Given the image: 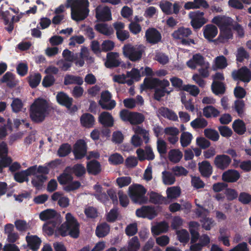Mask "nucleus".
Wrapping results in <instances>:
<instances>
[{"label":"nucleus","mask_w":251,"mask_h":251,"mask_svg":"<svg viewBox=\"0 0 251 251\" xmlns=\"http://www.w3.org/2000/svg\"><path fill=\"white\" fill-rule=\"evenodd\" d=\"M212 22L220 28V34L217 39L220 43H225L232 38V28L237 31L239 36L242 37L244 35L243 28L238 24L234 25L233 20L229 17L216 16L213 19Z\"/></svg>","instance_id":"obj_1"},{"label":"nucleus","mask_w":251,"mask_h":251,"mask_svg":"<svg viewBox=\"0 0 251 251\" xmlns=\"http://www.w3.org/2000/svg\"><path fill=\"white\" fill-rule=\"evenodd\" d=\"M89 5L88 0H67L66 6L71 9L72 18L79 21L84 20L88 16Z\"/></svg>","instance_id":"obj_2"},{"label":"nucleus","mask_w":251,"mask_h":251,"mask_svg":"<svg viewBox=\"0 0 251 251\" xmlns=\"http://www.w3.org/2000/svg\"><path fill=\"white\" fill-rule=\"evenodd\" d=\"M49 102L41 98L35 99L30 106V117L32 121L39 123L42 122L48 114Z\"/></svg>","instance_id":"obj_3"},{"label":"nucleus","mask_w":251,"mask_h":251,"mask_svg":"<svg viewBox=\"0 0 251 251\" xmlns=\"http://www.w3.org/2000/svg\"><path fill=\"white\" fill-rule=\"evenodd\" d=\"M66 222L59 228V233L63 236L68 234L73 238H77L79 234V224L70 213H67L65 216Z\"/></svg>","instance_id":"obj_4"},{"label":"nucleus","mask_w":251,"mask_h":251,"mask_svg":"<svg viewBox=\"0 0 251 251\" xmlns=\"http://www.w3.org/2000/svg\"><path fill=\"white\" fill-rule=\"evenodd\" d=\"M40 218L42 221H47L50 223H52V227L44 225L43 229L46 230L47 228L49 229V233L51 234L54 230V228L56 226V222L60 221L59 215L54 210L49 209L44 210L40 214Z\"/></svg>","instance_id":"obj_5"},{"label":"nucleus","mask_w":251,"mask_h":251,"mask_svg":"<svg viewBox=\"0 0 251 251\" xmlns=\"http://www.w3.org/2000/svg\"><path fill=\"white\" fill-rule=\"evenodd\" d=\"M123 53L125 56L131 61H136L140 60L144 51V47L141 45L132 46L127 44L124 46Z\"/></svg>","instance_id":"obj_6"},{"label":"nucleus","mask_w":251,"mask_h":251,"mask_svg":"<svg viewBox=\"0 0 251 251\" xmlns=\"http://www.w3.org/2000/svg\"><path fill=\"white\" fill-rule=\"evenodd\" d=\"M146 191L144 186L138 184L131 185L128 188V195L132 201L136 203H142L145 201Z\"/></svg>","instance_id":"obj_7"},{"label":"nucleus","mask_w":251,"mask_h":251,"mask_svg":"<svg viewBox=\"0 0 251 251\" xmlns=\"http://www.w3.org/2000/svg\"><path fill=\"white\" fill-rule=\"evenodd\" d=\"M120 117L124 121L129 122L131 124H139L144 120V117L142 114L131 112L127 110L121 111Z\"/></svg>","instance_id":"obj_8"},{"label":"nucleus","mask_w":251,"mask_h":251,"mask_svg":"<svg viewBox=\"0 0 251 251\" xmlns=\"http://www.w3.org/2000/svg\"><path fill=\"white\" fill-rule=\"evenodd\" d=\"M203 12L200 11H193L189 13V16L191 20V24L194 28H200L207 22V20L203 17Z\"/></svg>","instance_id":"obj_9"},{"label":"nucleus","mask_w":251,"mask_h":251,"mask_svg":"<svg viewBox=\"0 0 251 251\" xmlns=\"http://www.w3.org/2000/svg\"><path fill=\"white\" fill-rule=\"evenodd\" d=\"M87 150V145L85 141L83 140H79L74 145L73 152L75 158L79 159L85 156Z\"/></svg>","instance_id":"obj_10"},{"label":"nucleus","mask_w":251,"mask_h":251,"mask_svg":"<svg viewBox=\"0 0 251 251\" xmlns=\"http://www.w3.org/2000/svg\"><path fill=\"white\" fill-rule=\"evenodd\" d=\"M111 94L108 91H106L101 93L99 103L103 109L111 110L115 106V101L111 100Z\"/></svg>","instance_id":"obj_11"},{"label":"nucleus","mask_w":251,"mask_h":251,"mask_svg":"<svg viewBox=\"0 0 251 251\" xmlns=\"http://www.w3.org/2000/svg\"><path fill=\"white\" fill-rule=\"evenodd\" d=\"M8 149L4 143L0 144V172L3 167L8 166L12 162L11 158L7 156Z\"/></svg>","instance_id":"obj_12"},{"label":"nucleus","mask_w":251,"mask_h":251,"mask_svg":"<svg viewBox=\"0 0 251 251\" xmlns=\"http://www.w3.org/2000/svg\"><path fill=\"white\" fill-rule=\"evenodd\" d=\"M96 17L98 21H107L112 19L109 8L102 5H100L96 8Z\"/></svg>","instance_id":"obj_13"},{"label":"nucleus","mask_w":251,"mask_h":251,"mask_svg":"<svg viewBox=\"0 0 251 251\" xmlns=\"http://www.w3.org/2000/svg\"><path fill=\"white\" fill-rule=\"evenodd\" d=\"M234 79H239L244 82H249L251 80V72L247 67H242L238 71H234L232 74Z\"/></svg>","instance_id":"obj_14"},{"label":"nucleus","mask_w":251,"mask_h":251,"mask_svg":"<svg viewBox=\"0 0 251 251\" xmlns=\"http://www.w3.org/2000/svg\"><path fill=\"white\" fill-rule=\"evenodd\" d=\"M137 216L141 218H147L149 219H152L156 215L157 213L154 209L151 206H145L136 210Z\"/></svg>","instance_id":"obj_15"},{"label":"nucleus","mask_w":251,"mask_h":251,"mask_svg":"<svg viewBox=\"0 0 251 251\" xmlns=\"http://www.w3.org/2000/svg\"><path fill=\"white\" fill-rule=\"evenodd\" d=\"M35 171V167H30L25 170L15 173L14 178L16 181L20 183L28 181L29 180L28 176L32 175Z\"/></svg>","instance_id":"obj_16"},{"label":"nucleus","mask_w":251,"mask_h":251,"mask_svg":"<svg viewBox=\"0 0 251 251\" xmlns=\"http://www.w3.org/2000/svg\"><path fill=\"white\" fill-rule=\"evenodd\" d=\"M187 65L191 69H196L197 66H201L202 64L207 66V62L205 61L203 57L199 53H196L193 55L192 58L188 60Z\"/></svg>","instance_id":"obj_17"},{"label":"nucleus","mask_w":251,"mask_h":251,"mask_svg":"<svg viewBox=\"0 0 251 251\" xmlns=\"http://www.w3.org/2000/svg\"><path fill=\"white\" fill-rule=\"evenodd\" d=\"M136 153L140 161H143L146 159L152 160L154 158L153 151L150 146L146 147L145 150L142 149H137Z\"/></svg>","instance_id":"obj_18"},{"label":"nucleus","mask_w":251,"mask_h":251,"mask_svg":"<svg viewBox=\"0 0 251 251\" xmlns=\"http://www.w3.org/2000/svg\"><path fill=\"white\" fill-rule=\"evenodd\" d=\"M192 32L188 28L180 27L175 31L173 34V37L177 40H180L182 44H186L188 42L185 38L191 35Z\"/></svg>","instance_id":"obj_19"},{"label":"nucleus","mask_w":251,"mask_h":251,"mask_svg":"<svg viewBox=\"0 0 251 251\" xmlns=\"http://www.w3.org/2000/svg\"><path fill=\"white\" fill-rule=\"evenodd\" d=\"M231 162V159L225 154L218 155L214 159L215 166L222 170L226 168Z\"/></svg>","instance_id":"obj_20"},{"label":"nucleus","mask_w":251,"mask_h":251,"mask_svg":"<svg viewBox=\"0 0 251 251\" xmlns=\"http://www.w3.org/2000/svg\"><path fill=\"white\" fill-rule=\"evenodd\" d=\"M164 132L167 136V138L169 142L172 144L176 143L178 138L177 135L179 133V130L175 127L170 126L165 128Z\"/></svg>","instance_id":"obj_21"},{"label":"nucleus","mask_w":251,"mask_h":251,"mask_svg":"<svg viewBox=\"0 0 251 251\" xmlns=\"http://www.w3.org/2000/svg\"><path fill=\"white\" fill-rule=\"evenodd\" d=\"M218 32V28L213 25H207L203 28L204 37L207 40L211 41L216 36Z\"/></svg>","instance_id":"obj_22"},{"label":"nucleus","mask_w":251,"mask_h":251,"mask_svg":"<svg viewBox=\"0 0 251 251\" xmlns=\"http://www.w3.org/2000/svg\"><path fill=\"white\" fill-rule=\"evenodd\" d=\"M120 64L119 54L116 52H111L107 54V60L105 65L107 68L118 66Z\"/></svg>","instance_id":"obj_23"},{"label":"nucleus","mask_w":251,"mask_h":251,"mask_svg":"<svg viewBox=\"0 0 251 251\" xmlns=\"http://www.w3.org/2000/svg\"><path fill=\"white\" fill-rule=\"evenodd\" d=\"M26 240L28 246L33 251H37L41 245V240L36 235H29L28 233L26 237Z\"/></svg>","instance_id":"obj_24"},{"label":"nucleus","mask_w":251,"mask_h":251,"mask_svg":"<svg viewBox=\"0 0 251 251\" xmlns=\"http://www.w3.org/2000/svg\"><path fill=\"white\" fill-rule=\"evenodd\" d=\"M146 37L147 40L152 44H155L161 40L160 33L154 28H150L146 31Z\"/></svg>","instance_id":"obj_25"},{"label":"nucleus","mask_w":251,"mask_h":251,"mask_svg":"<svg viewBox=\"0 0 251 251\" xmlns=\"http://www.w3.org/2000/svg\"><path fill=\"white\" fill-rule=\"evenodd\" d=\"M240 177L239 173L234 170H228L224 172L222 175V179L224 181L233 182L236 181Z\"/></svg>","instance_id":"obj_26"},{"label":"nucleus","mask_w":251,"mask_h":251,"mask_svg":"<svg viewBox=\"0 0 251 251\" xmlns=\"http://www.w3.org/2000/svg\"><path fill=\"white\" fill-rule=\"evenodd\" d=\"M95 28L99 33L106 36H110L114 32L113 29L110 25L103 23L96 24Z\"/></svg>","instance_id":"obj_27"},{"label":"nucleus","mask_w":251,"mask_h":251,"mask_svg":"<svg viewBox=\"0 0 251 251\" xmlns=\"http://www.w3.org/2000/svg\"><path fill=\"white\" fill-rule=\"evenodd\" d=\"M56 97L58 103L65 106L68 108L71 107L72 104L73 99L69 97L66 94L60 92L57 94Z\"/></svg>","instance_id":"obj_28"},{"label":"nucleus","mask_w":251,"mask_h":251,"mask_svg":"<svg viewBox=\"0 0 251 251\" xmlns=\"http://www.w3.org/2000/svg\"><path fill=\"white\" fill-rule=\"evenodd\" d=\"M99 122L106 126H111L113 125V119L107 112H103L99 116Z\"/></svg>","instance_id":"obj_29"},{"label":"nucleus","mask_w":251,"mask_h":251,"mask_svg":"<svg viewBox=\"0 0 251 251\" xmlns=\"http://www.w3.org/2000/svg\"><path fill=\"white\" fill-rule=\"evenodd\" d=\"M168 228V224L165 222H162L152 226L151 232L153 235H159L161 233L167 231Z\"/></svg>","instance_id":"obj_30"},{"label":"nucleus","mask_w":251,"mask_h":251,"mask_svg":"<svg viewBox=\"0 0 251 251\" xmlns=\"http://www.w3.org/2000/svg\"><path fill=\"white\" fill-rule=\"evenodd\" d=\"M51 199L54 201H58V204L61 207H66L69 205V199L59 192L54 193L52 195Z\"/></svg>","instance_id":"obj_31"},{"label":"nucleus","mask_w":251,"mask_h":251,"mask_svg":"<svg viewBox=\"0 0 251 251\" xmlns=\"http://www.w3.org/2000/svg\"><path fill=\"white\" fill-rule=\"evenodd\" d=\"M71 168L68 167L66 169L64 172L58 177V180L61 184L68 185L73 180L72 176L70 174Z\"/></svg>","instance_id":"obj_32"},{"label":"nucleus","mask_w":251,"mask_h":251,"mask_svg":"<svg viewBox=\"0 0 251 251\" xmlns=\"http://www.w3.org/2000/svg\"><path fill=\"white\" fill-rule=\"evenodd\" d=\"M199 170L201 175L208 177L212 174V166L207 161H203L199 164Z\"/></svg>","instance_id":"obj_33"},{"label":"nucleus","mask_w":251,"mask_h":251,"mask_svg":"<svg viewBox=\"0 0 251 251\" xmlns=\"http://www.w3.org/2000/svg\"><path fill=\"white\" fill-rule=\"evenodd\" d=\"M87 171L89 174L96 175L101 171L100 163L96 160L88 162L87 164Z\"/></svg>","instance_id":"obj_34"},{"label":"nucleus","mask_w":251,"mask_h":251,"mask_svg":"<svg viewBox=\"0 0 251 251\" xmlns=\"http://www.w3.org/2000/svg\"><path fill=\"white\" fill-rule=\"evenodd\" d=\"M94 189L95 190L94 196L98 200L103 203H105L108 200V196L102 191V187L100 185H95Z\"/></svg>","instance_id":"obj_35"},{"label":"nucleus","mask_w":251,"mask_h":251,"mask_svg":"<svg viewBox=\"0 0 251 251\" xmlns=\"http://www.w3.org/2000/svg\"><path fill=\"white\" fill-rule=\"evenodd\" d=\"M80 122L81 125L86 127H92L95 123V119L94 117L90 114L85 113L83 114L80 118Z\"/></svg>","instance_id":"obj_36"},{"label":"nucleus","mask_w":251,"mask_h":251,"mask_svg":"<svg viewBox=\"0 0 251 251\" xmlns=\"http://www.w3.org/2000/svg\"><path fill=\"white\" fill-rule=\"evenodd\" d=\"M83 82V78L79 76L66 75L64 78V84L65 85L75 84L81 85Z\"/></svg>","instance_id":"obj_37"},{"label":"nucleus","mask_w":251,"mask_h":251,"mask_svg":"<svg viewBox=\"0 0 251 251\" xmlns=\"http://www.w3.org/2000/svg\"><path fill=\"white\" fill-rule=\"evenodd\" d=\"M150 201L154 204H168L169 203L166 198L163 197L158 193L153 192H151L150 194Z\"/></svg>","instance_id":"obj_38"},{"label":"nucleus","mask_w":251,"mask_h":251,"mask_svg":"<svg viewBox=\"0 0 251 251\" xmlns=\"http://www.w3.org/2000/svg\"><path fill=\"white\" fill-rule=\"evenodd\" d=\"M109 231V226L107 224L104 223L97 226L96 230V234L99 237H103L107 235Z\"/></svg>","instance_id":"obj_39"},{"label":"nucleus","mask_w":251,"mask_h":251,"mask_svg":"<svg viewBox=\"0 0 251 251\" xmlns=\"http://www.w3.org/2000/svg\"><path fill=\"white\" fill-rule=\"evenodd\" d=\"M182 156V152L178 149H173L169 152L168 157L170 161L175 163L180 161Z\"/></svg>","instance_id":"obj_40"},{"label":"nucleus","mask_w":251,"mask_h":251,"mask_svg":"<svg viewBox=\"0 0 251 251\" xmlns=\"http://www.w3.org/2000/svg\"><path fill=\"white\" fill-rule=\"evenodd\" d=\"M199 226V224L196 222H191L189 223V230L192 235V242H195L199 238V234L198 232Z\"/></svg>","instance_id":"obj_41"},{"label":"nucleus","mask_w":251,"mask_h":251,"mask_svg":"<svg viewBox=\"0 0 251 251\" xmlns=\"http://www.w3.org/2000/svg\"><path fill=\"white\" fill-rule=\"evenodd\" d=\"M180 193L181 190L177 186L169 187L166 190L167 197L168 199H176L180 196Z\"/></svg>","instance_id":"obj_42"},{"label":"nucleus","mask_w":251,"mask_h":251,"mask_svg":"<svg viewBox=\"0 0 251 251\" xmlns=\"http://www.w3.org/2000/svg\"><path fill=\"white\" fill-rule=\"evenodd\" d=\"M193 138L192 134L187 131H183L180 135V142L183 147H187L190 144Z\"/></svg>","instance_id":"obj_43"},{"label":"nucleus","mask_w":251,"mask_h":251,"mask_svg":"<svg viewBox=\"0 0 251 251\" xmlns=\"http://www.w3.org/2000/svg\"><path fill=\"white\" fill-rule=\"evenodd\" d=\"M158 112L162 116L171 120L176 121L178 119L177 116L175 112L167 108L161 107L159 109Z\"/></svg>","instance_id":"obj_44"},{"label":"nucleus","mask_w":251,"mask_h":251,"mask_svg":"<svg viewBox=\"0 0 251 251\" xmlns=\"http://www.w3.org/2000/svg\"><path fill=\"white\" fill-rule=\"evenodd\" d=\"M190 125L194 129L203 128L207 126V122L204 118L200 117L191 121Z\"/></svg>","instance_id":"obj_45"},{"label":"nucleus","mask_w":251,"mask_h":251,"mask_svg":"<svg viewBox=\"0 0 251 251\" xmlns=\"http://www.w3.org/2000/svg\"><path fill=\"white\" fill-rule=\"evenodd\" d=\"M232 127L235 132L239 134H243L246 131L244 123L241 120H236L233 123Z\"/></svg>","instance_id":"obj_46"},{"label":"nucleus","mask_w":251,"mask_h":251,"mask_svg":"<svg viewBox=\"0 0 251 251\" xmlns=\"http://www.w3.org/2000/svg\"><path fill=\"white\" fill-rule=\"evenodd\" d=\"M162 181L165 185H170L175 183L176 178L171 173L164 171L162 172Z\"/></svg>","instance_id":"obj_47"},{"label":"nucleus","mask_w":251,"mask_h":251,"mask_svg":"<svg viewBox=\"0 0 251 251\" xmlns=\"http://www.w3.org/2000/svg\"><path fill=\"white\" fill-rule=\"evenodd\" d=\"M33 176L31 182L34 186L39 188L41 187L44 182L47 179V177L43 175L35 174Z\"/></svg>","instance_id":"obj_48"},{"label":"nucleus","mask_w":251,"mask_h":251,"mask_svg":"<svg viewBox=\"0 0 251 251\" xmlns=\"http://www.w3.org/2000/svg\"><path fill=\"white\" fill-rule=\"evenodd\" d=\"M203 113L205 117L206 118H210L211 117L218 116L220 112L219 111L212 106H208L203 108Z\"/></svg>","instance_id":"obj_49"},{"label":"nucleus","mask_w":251,"mask_h":251,"mask_svg":"<svg viewBox=\"0 0 251 251\" xmlns=\"http://www.w3.org/2000/svg\"><path fill=\"white\" fill-rule=\"evenodd\" d=\"M140 247L138 238L136 236L131 238L128 242V251H137Z\"/></svg>","instance_id":"obj_50"},{"label":"nucleus","mask_w":251,"mask_h":251,"mask_svg":"<svg viewBox=\"0 0 251 251\" xmlns=\"http://www.w3.org/2000/svg\"><path fill=\"white\" fill-rule=\"evenodd\" d=\"M41 78V75L38 73L30 75L28 77V81L30 86L32 88L37 87L40 83Z\"/></svg>","instance_id":"obj_51"},{"label":"nucleus","mask_w":251,"mask_h":251,"mask_svg":"<svg viewBox=\"0 0 251 251\" xmlns=\"http://www.w3.org/2000/svg\"><path fill=\"white\" fill-rule=\"evenodd\" d=\"M127 78V75H113V80L118 83H126L128 85H131L132 84V80L126 79Z\"/></svg>","instance_id":"obj_52"},{"label":"nucleus","mask_w":251,"mask_h":251,"mask_svg":"<svg viewBox=\"0 0 251 251\" xmlns=\"http://www.w3.org/2000/svg\"><path fill=\"white\" fill-rule=\"evenodd\" d=\"M177 237L179 241L181 243H186L189 240V234L188 232L184 229H181L177 230L176 232Z\"/></svg>","instance_id":"obj_53"},{"label":"nucleus","mask_w":251,"mask_h":251,"mask_svg":"<svg viewBox=\"0 0 251 251\" xmlns=\"http://www.w3.org/2000/svg\"><path fill=\"white\" fill-rule=\"evenodd\" d=\"M211 87L213 93L216 95L223 94L225 92L224 85L220 81H213Z\"/></svg>","instance_id":"obj_54"},{"label":"nucleus","mask_w":251,"mask_h":251,"mask_svg":"<svg viewBox=\"0 0 251 251\" xmlns=\"http://www.w3.org/2000/svg\"><path fill=\"white\" fill-rule=\"evenodd\" d=\"M80 57L85 59L87 63L91 64L94 62V58L89 55L88 49L85 47H82L79 53Z\"/></svg>","instance_id":"obj_55"},{"label":"nucleus","mask_w":251,"mask_h":251,"mask_svg":"<svg viewBox=\"0 0 251 251\" xmlns=\"http://www.w3.org/2000/svg\"><path fill=\"white\" fill-rule=\"evenodd\" d=\"M215 67L217 69H224L227 66L226 58L223 55L217 57L214 60Z\"/></svg>","instance_id":"obj_56"},{"label":"nucleus","mask_w":251,"mask_h":251,"mask_svg":"<svg viewBox=\"0 0 251 251\" xmlns=\"http://www.w3.org/2000/svg\"><path fill=\"white\" fill-rule=\"evenodd\" d=\"M15 225L17 230L20 231H26L30 229L29 224L24 220H17L15 222Z\"/></svg>","instance_id":"obj_57"},{"label":"nucleus","mask_w":251,"mask_h":251,"mask_svg":"<svg viewBox=\"0 0 251 251\" xmlns=\"http://www.w3.org/2000/svg\"><path fill=\"white\" fill-rule=\"evenodd\" d=\"M126 75L127 77L130 78L128 80H132V83L134 81H139L141 76L140 71L135 68L132 69L130 72H127Z\"/></svg>","instance_id":"obj_58"},{"label":"nucleus","mask_w":251,"mask_h":251,"mask_svg":"<svg viewBox=\"0 0 251 251\" xmlns=\"http://www.w3.org/2000/svg\"><path fill=\"white\" fill-rule=\"evenodd\" d=\"M204 135L209 139L216 141L219 138V135L217 131L210 128H206L204 130Z\"/></svg>","instance_id":"obj_59"},{"label":"nucleus","mask_w":251,"mask_h":251,"mask_svg":"<svg viewBox=\"0 0 251 251\" xmlns=\"http://www.w3.org/2000/svg\"><path fill=\"white\" fill-rule=\"evenodd\" d=\"M236 56L238 61L242 62L245 59L248 58L249 54L243 47H239L237 49Z\"/></svg>","instance_id":"obj_60"},{"label":"nucleus","mask_w":251,"mask_h":251,"mask_svg":"<svg viewBox=\"0 0 251 251\" xmlns=\"http://www.w3.org/2000/svg\"><path fill=\"white\" fill-rule=\"evenodd\" d=\"M12 111L14 112H18L22 110L23 103L21 100L18 98L13 99L11 104Z\"/></svg>","instance_id":"obj_61"},{"label":"nucleus","mask_w":251,"mask_h":251,"mask_svg":"<svg viewBox=\"0 0 251 251\" xmlns=\"http://www.w3.org/2000/svg\"><path fill=\"white\" fill-rule=\"evenodd\" d=\"M108 160L112 164L118 165L124 162V158L120 154L115 153L109 156Z\"/></svg>","instance_id":"obj_62"},{"label":"nucleus","mask_w":251,"mask_h":251,"mask_svg":"<svg viewBox=\"0 0 251 251\" xmlns=\"http://www.w3.org/2000/svg\"><path fill=\"white\" fill-rule=\"evenodd\" d=\"M182 89L195 97L197 96L200 93V90L198 87L194 85L188 84L184 85Z\"/></svg>","instance_id":"obj_63"},{"label":"nucleus","mask_w":251,"mask_h":251,"mask_svg":"<svg viewBox=\"0 0 251 251\" xmlns=\"http://www.w3.org/2000/svg\"><path fill=\"white\" fill-rule=\"evenodd\" d=\"M159 79L157 78H146L144 80V84L145 86L148 88H153L159 87Z\"/></svg>","instance_id":"obj_64"}]
</instances>
